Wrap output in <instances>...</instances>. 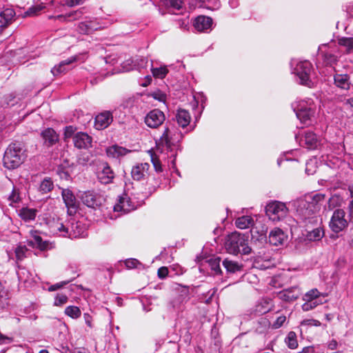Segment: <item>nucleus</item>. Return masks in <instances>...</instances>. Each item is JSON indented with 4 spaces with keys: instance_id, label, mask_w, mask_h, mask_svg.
I'll return each instance as SVG.
<instances>
[{
    "instance_id": "49530a36",
    "label": "nucleus",
    "mask_w": 353,
    "mask_h": 353,
    "mask_svg": "<svg viewBox=\"0 0 353 353\" xmlns=\"http://www.w3.org/2000/svg\"><path fill=\"white\" fill-rule=\"evenodd\" d=\"M157 274L161 279H165L167 276L172 277V271H170V269L169 270L167 266H161L158 270Z\"/></svg>"
},
{
    "instance_id": "a878e982",
    "label": "nucleus",
    "mask_w": 353,
    "mask_h": 353,
    "mask_svg": "<svg viewBox=\"0 0 353 353\" xmlns=\"http://www.w3.org/2000/svg\"><path fill=\"white\" fill-rule=\"evenodd\" d=\"M15 16V12L12 8H6L0 12V28L8 26Z\"/></svg>"
},
{
    "instance_id": "bf43d9fd",
    "label": "nucleus",
    "mask_w": 353,
    "mask_h": 353,
    "mask_svg": "<svg viewBox=\"0 0 353 353\" xmlns=\"http://www.w3.org/2000/svg\"><path fill=\"white\" fill-rule=\"evenodd\" d=\"M170 271H172V277L176 275H181L184 272L183 268L181 266H170Z\"/></svg>"
},
{
    "instance_id": "8fccbe9b",
    "label": "nucleus",
    "mask_w": 353,
    "mask_h": 353,
    "mask_svg": "<svg viewBox=\"0 0 353 353\" xmlns=\"http://www.w3.org/2000/svg\"><path fill=\"white\" fill-rule=\"evenodd\" d=\"M175 22L179 28H180L181 29L185 30L187 29L189 24V19L188 17L179 18L175 19Z\"/></svg>"
},
{
    "instance_id": "393cba45",
    "label": "nucleus",
    "mask_w": 353,
    "mask_h": 353,
    "mask_svg": "<svg viewBox=\"0 0 353 353\" xmlns=\"http://www.w3.org/2000/svg\"><path fill=\"white\" fill-rule=\"evenodd\" d=\"M80 198L83 204L89 208H94L99 205V201L92 191L83 192Z\"/></svg>"
},
{
    "instance_id": "1a4fd4ad",
    "label": "nucleus",
    "mask_w": 353,
    "mask_h": 353,
    "mask_svg": "<svg viewBox=\"0 0 353 353\" xmlns=\"http://www.w3.org/2000/svg\"><path fill=\"white\" fill-rule=\"evenodd\" d=\"M196 263H208V265H220L222 261V265H238L237 263L229 261L228 259H222L220 256L216 254H207L201 253L199 256H197L195 259Z\"/></svg>"
},
{
    "instance_id": "412c9836",
    "label": "nucleus",
    "mask_w": 353,
    "mask_h": 353,
    "mask_svg": "<svg viewBox=\"0 0 353 353\" xmlns=\"http://www.w3.org/2000/svg\"><path fill=\"white\" fill-rule=\"evenodd\" d=\"M334 85L342 90L347 91L353 88L350 76L347 74H336L334 75Z\"/></svg>"
},
{
    "instance_id": "f257e3e1",
    "label": "nucleus",
    "mask_w": 353,
    "mask_h": 353,
    "mask_svg": "<svg viewBox=\"0 0 353 353\" xmlns=\"http://www.w3.org/2000/svg\"><path fill=\"white\" fill-rule=\"evenodd\" d=\"M27 155L23 145L20 142L10 143L5 151L3 164L8 170L19 167L26 159Z\"/></svg>"
},
{
    "instance_id": "2eb2a0df",
    "label": "nucleus",
    "mask_w": 353,
    "mask_h": 353,
    "mask_svg": "<svg viewBox=\"0 0 353 353\" xmlns=\"http://www.w3.org/2000/svg\"><path fill=\"white\" fill-rule=\"evenodd\" d=\"M74 145L79 149H88L92 147V138L85 132H78L73 137Z\"/></svg>"
},
{
    "instance_id": "680f3d73",
    "label": "nucleus",
    "mask_w": 353,
    "mask_h": 353,
    "mask_svg": "<svg viewBox=\"0 0 353 353\" xmlns=\"http://www.w3.org/2000/svg\"><path fill=\"white\" fill-rule=\"evenodd\" d=\"M325 195L324 194L318 193L316 194L312 199V201L311 203H315L316 205L317 203L321 201H323L325 199Z\"/></svg>"
},
{
    "instance_id": "ea45409f",
    "label": "nucleus",
    "mask_w": 353,
    "mask_h": 353,
    "mask_svg": "<svg viewBox=\"0 0 353 353\" xmlns=\"http://www.w3.org/2000/svg\"><path fill=\"white\" fill-rule=\"evenodd\" d=\"M151 67L152 65L151 64ZM152 73L156 78L163 79L168 73V70L165 66L159 68H151Z\"/></svg>"
},
{
    "instance_id": "6ab92c4d",
    "label": "nucleus",
    "mask_w": 353,
    "mask_h": 353,
    "mask_svg": "<svg viewBox=\"0 0 353 353\" xmlns=\"http://www.w3.org/2000/svg\"><path fill=\"white\" fill-rule=\"evenodd\" d=\"M85 228L81 222L73 221L69 225V230L68 232H66V234H68V237L70 239H77L85 236Z\"/></svg>"
},
{
    "instance_id": "79ce46f5",
    "label": "nucleus",
    "mask_w": 353,
    "mask_h": 353,
    "mask_svg": "<svg viewBox=\"0 0 353 353\" xmlns=\"http://www.w3.org/2000/svg\"><path fill=\"white\" fill-rule=\"evenodd\" d=\"M176 290L180 292V301L183 302L188 298L189 296V287L188 286H183L179 285Z\"/></svg>"
},
{
    "instance_id": "423d86ee",
    "label": "nucleus",
    "mask_w": 353,
    "mask_h": 353,
    "mask_svg": "<svg viewBox=\"0 0 353 353\" xmlns=\"http://www.w3.org/2000/svg\"><path fill=\"white\" fill-rule=\"evenodd\" d=\"M312 71V65L308 61L298 62L294 68V73L299 78V83L308 88H312L313 85L311 80Z\"/></svg>"
},
{
    "instance_id": "bb28decb",
    "label": "nucleus",
    "mask_w": 353,
    "mask_h": 353,
    "mask_svg": "<svg viewBox=\"0 0 353 353\" xmlns=\"http://www.w3.org/2000/svg\"><path fill=\"white\" fill-rule=\"evenodd\" d=\"M175 117L179 125L183 128L187 127L191 120V117L189 112L184 109H179Z\"/></svg>"
},
{
    "instance_id": "09e8293b",
    "label": "nucleus",
    "mask_w": 353,
    "mask_h": 353,
    "mask_svg": "<svg viewBox=\"0 0 353 353\" xmlns=\"http://www.w3.org/2000/svg\"><path fill=\"white\" fill-rule=\"evenodd\" d=\"M57 173L62 179L68 180L70 177L68 170H65L63 165L57 168Z\"/></svg>"
},
{
    "instance_id": "864d4df0",
    "label": "nucleus",
    "mask_w": 353,
    "mask_h": 353,
    "mask_svg": "<svg viewBox=\"0 0 353 353\" xmlns=\"http://www.w3.org/2000/svg\"><path fill=\"white\" fill-rule=\"evenodd\" d=\"M56 228L57 231L61 233L63 236L68 237V234H66V232H68L69 225H65L62 223H57Z\"/></svg>"
},
{
    "instance_id": "c85d7f7f",
    "label": "nucleus",
    "mask_w": 353,
    "mask_h": 353,
    "mask_svg": "<svg viewBox=\"0 0 353 353\" xmlns=\"http://www.w3.org/2000/svg\"><path fill=\"white\" fill-rule=\"evenodd\" d=\"M106 152L108 157L112 158H119L120 157L125 156L128 153L130 152V150L121 146L114 145L108 148L106 150Z\"/></svg>"
},
{
    "instance_id": "5fc2aeb1",
    "label": "nucleus",
    "mask_w": 353,
    "mask_h": 353,
    "mask_svg": "<svg viewBox=\"0 0 353 353\" xmlns=\"http://www.w3.org/2000/svg\"><path fill=\"white\" fill-rule=\"evenodd\" d=\"M151 161L157 172H161L163 171L161 163L160 160L153 156L151 157Z\"/></svg>"
},
{
    "instance_id": "a211bd4d",
    "label": "nucleus",
    "mask_w": 353,
    "mask_h": 353,
    "mask_svg": "<svg viewBox=\"0 0 353 353\" xmlns=\"http://www.w3.org/2000/svg\"><path fill=\"white\" fill-rule=\"evenodd\" d=\"M41 137L43 141V145L46 147H51L59 141V134L51 128L43 130L41 132Z\"/></svg>"
},
{
    "instance_id": "4468645a",
    "label": "nucleus",
    "mask_w": 353,
    "mask_h": 353,
    "mask_svg": "<svg viewBox=\"0 0 353 353\" xmlns=\"http://www.w3.org/2000/svg\"><path fill=\"white\" fill-rule=\"evenodd\" d=\"M112 121L113 117L111 112L104 111L96 116L94 127L99 130H103L108 128Z\"/></svg>"
},
{
    "instance_id": "4d7b16f0",
    "label": "nucleus",
    "mask_w": 353,
    "mask_h": 353,
    "mask_svg": "<svg viewBox=\"0 0 353 353\" xmlns=\"http://www.w3.org/2000/svg\"><path fill=\"white\" fill-rule=\"evenodd\" d=\"M319 294V291L316 289H314L306 293L305 297L306 299L316 300V299L318 298Z\"/></svg>"
},
{
    "instance_id": "052dcab7",
    "label": "nucleus",
    "mask_w": 353,
    "mask_h": 353,
    "mask_svg": "<svg viewBox=\"0 0 353 353\" xmlns=\"http://www.w3.org/2000/svg\"><path fill=\"white\" fill-rule=\"evenodd\" d=\"M13 341V338L2 334L0 332V345L10 344Z\"/></svg>"
},
{
    "instance_id": "7c9ffc66",
    "label": "nucleus",
    "mask_w": 353,
    "mask_h": 353,
    "mask_svg": "<svg viewBox=\"0 0 353 353\" xmlns=\"http://www.w3.org/2000/svg\"><path fill=\"white\" fill-rule=\"evenodd\" d=\"M75 61H76L75 57H71L70 59L64 60V61L60 62L58 65H55L53 68H52L51 72L54 76L59 75L63 72H65L67 70L65 66L71 64L72 63L74 62Z\"/></svg>"
},
{
    "instance_id": "c756f323",
    "label": "nucleus",
    "mask_w": 353,
    "mask_h": 353,
    "mask_svg": "<svg viewBox=\"0 0 353 353\" xmlns=\"http://www.w3.org/2000/svg\"><path fill=\"white\" fill-rule=\"evenodd\" d=\"M37 210L34 208H22L19 210L18 215L20 218L26 221L29 222L34 221L37 216Z\"/></svg>"
},
{
    "instance_id": "6e6d98bb",
    "label": "nucleus",
    "mask_w": 353,
    "mask_h": 353,
    "mask_svg": "<svg viewBox=\"0 0 353 353\" xmlns=\"http://www.w3.org/2000/svg\"><path fill=\"white\" fill-rule=\"evenodd\" d=\"M301 325H310V326H320L321 322L315 319H305L301 322Z\"/></svg>"
},
{
    "instance_id": "20e7f679",
    "label": "nucleus",
    "mask_w": 353,
    "mask_h": 353,
    "mask_svg": "<svg viewBox=\"0 0 353 353\" xmlns=\"http://www.w3.org/2000/svg\"><path fill=\"white\" fill-rule=\"evenodd\" d=\"M183 139V134L180 132H176L173 134L168 127L165 128V130L160 138L161 143L166 148L168 151L172 152L171 157L174 159L172 163H174V159L176 157V151L181 150L180 142Z\"/></svg>"
},
{
    "instance_id": "72a5a7b5",
    "label": "nucleus",
    "mask_w": 353,
    "mask_h": 353,
    "mask_svg": "<svg viewBox=\"0 0 353 353\" xmlns=\"http://www.w3.org/2000/svg\"><path fill=\"white\" fill-rule=\"evenodd\" d=\"M54 188V183L51 178L46 177L41 182V184L39 188V191L44 194H47L52 190Z\"/></svg>"
},
{
    "instance_id": "774afa93",
    "label": "nucleus",
    "mask_w": 353,
    "mask_h": 353,
    "mask_svg": "<svg viewBox=\"0 0 353 353\" xmlns=\"http://www.w3.org/2000/svg\"><path fill=\"white\" fill-rule=\"evenodd\" d=\"M74 132V129L72 126H66L65 129V135L66 137H71Z\"/></svg>"
},
{
    "instance_id": "e433bc0d",
    "label": "nucleus",
    "mask_w": 353,
    "mask_h": 353,
    "mask_svg": "<svg viewBox=\"0 0 353 353\" xmlns=\"http://www.w3.org/2000/svg\"><path fill=\"white\" fill-rule=\"evenodd\" d=\"M285 341L290 349L294 350L297 347L298 342L296 339V334L294 332L291 331L286 336Z\"/></svg>"
},
{
    "instance_id": "e2e57ef3",
    "label": "nucleus",
    "mask_w": 353,
    "mask_h": 353,
    "mask_svg": "<svg viewBox=\"0 0 353 353\" xmlns=\"http://www.w3.org/2000/svg\"><path fill=\"white\" fill-rule=\"evenodd\" d=\"M226 268V270L229 273H235L237 272H241L242 270L243 266H224Z\"/></svg>"
},
{
    "instance_id": "de8ad7c7",
    "label": "nucleus",
    "mask_w": 353,
    "mask_h": 353,
    "mask_svg": "<svg viewBox=\"0 0 353 353\" xmlns=\"http://www.w3.org/2000/svg\"><path fill=\"white\" fill-rule=\"evenodd\" d=\"M281 275L274 276L270 281V285L275 288H282L285 285V283L281 281Z\"/></svg>"
},
{
    "instance_id": "0eeeda50",
    "label": "nucleus",
    "mask_w": 353,
    "mask_h": 353,
    "mask_svg": "<svg viewBox=\"0 0 353 353\" xmlns=\"http://www.w3.org/2000/svg\"><path fill=\"white\" fill-rule=\"evenodd\" d=\"M288 209L284 203L274 201L269 203L265 207V213L273 221H280L288 214Z\"/></svg>"
},
{
    "instance_id": "f8f14e48",
    "label": "nucleus",
    "mask_w": 353,
    "mask_h": 353,
    "mask_svg": "<svg viewBox=\"0 0 353 353\" xmlns=\"http://www.w3.org/2000/svg\"><path fill=\"white\" fill-rule=\"evenodd\" d=\"M273 307L272 299L269 297H263L257 301L253 308L252 313L255 316H261L271 311Z\"/></svg>"
},
{
    "instance_id": "2f4dec72",
    "label": "nucleus",
    "mask_w": 353,
    "mask_h": 353,
    "mask_svg": "<svg viewBox=\"0 0 353 353\" xmlns=\"http://www.w3.org/2000/svg\"><path fill=\"white\" fill-rule=\"evenodd\" d=\"M343 203V198L338 194H334L329 198L327 205L325 208L329 210H332L335 208L341 207Z\"/></svg>"
},
{
    "instance_id": "4be33fe9",
    "label": "nucleus",
    "mask_w": 353,
    "mask_h": 353,
    "mask_svg": "<svg viewBox=\"0 0 353 353\" xmlns=\"http://www.w3.org/2000/svg\"><path fill=\"white\" fill-rule=\"evenodd\" d=\"M62 197L68 211L70 213L72 212H75L77 209V199L72 192L69 189L63 190Z\"/></svg>"
},
{
    "instance_id": "9d476101",
    "label": "nucleus",
    "mask_w": 353,
    "mask_h": 353,
    "mask_svg": "<svg viewBox=\"0 0 353 353\" xmlns=\"http://www.w3.org/2000/svg\"><path fill=\"white\" fill-rule=\"evenodd\" d=\"M165 119V114L161 110L154 109L145 115L144 122L150 128H157L163 123Z\"/></svg>"
},
{
    "instance_id": "a19ab883",
    "label": "nucleus",
    "mask_w": 353,
    "mask_h": 353,
    "mask_svg": "<svg viewBox=\"0 0 353 353\" xmlns=\"http://www.w3.org/2000/svg\"><path fill=\"white\" fill-rule=\"evenodd\" d=\"M78 276H79V274H77V276H73L70 279H68L66 281H61L60 283H55L54 285H50L48 288V291L49 292H53V291H56V290H57L59 289H61L63 286H65L67 284H68L69 283L72 282Z\"/></svg>"
},
{
    "instance_id": "f704fd0d",
    "label": "nucleus",
    "mask_w": 353,
    "mask_h": 353,
    "mask_svg": "<svg viewBox=\"0 0 353 353\" xmlns=\"http://www.w3.org/2000/svg\"><path fill=\"white\" fill-rule=\"evenodd\" d=\"M324 236V231L321 228H316L311 231H308L307 234V238L310 241H319Z\"/></svg>"
},
{
    "instance_id": "9b49d317",
    "label": "nucleus",
    "mask_w": 353,
    "mask_h": 353,
    "mask_svg": "<svg viewBox=\"0 0 353 353\" xmlns=\"http://www.w3.org/2000/svg\"><path fill=\"white\" fill-rule=\"evenodd\" d=\"M29 246L36 248L41 251L47 250L52 248V243L48 241H43L37 230H30V239L27 241Z\"/></svg>"
},
{
    "instance_id": "c9c22d12",
    "label": "nucleus",
    "mask_w": 353,
    "mask_h": 353,
    "mask_svg": "<svg viewBox=\"0 0 353 353\" xmlns=\"http://www.w3.org/2000/svg\"><path fill=\"white\" fill-rule=\"evenodd\" d=\"M338 43L341 46L345 47L346 48L347 53H350L353 50V37H343L339 38Z\"/></svg>"
},
{
    "instance_id": "ddd939ff",
    "label": "nucleus",
    "mask_w": 353,
    "mask_h": 353,
    "mask_svg": "<svg viewBox=\"0 0 353 353\" xmlns=\"http://www.w3.org/2000/svg\"><path fill=\"white\" fill-rule=\"evenodd\" d=\"M268 239L272 245H283L288 241V235L281 229L275 228L270 232Z\"/></svg>"
},
{
    "instance_id": "7ed1b4c3",
    "label": "nucleus",
    "mask_w": 353,
    "mask_h": 353,
    "mask_svg": "<svg viewBox=\"0 0 353 353\" xmlns=\"http://www.w3.org/2000/svg\"><path fill=\"white\" fill-rule=\"evenodd\" d=\"M319 210V206L314 203H310L305 201L299 202L296 209V213L301 221L308 227L309 224H316L319 218L316 216Z\"/></svg>"
},
{
    "instance_id": "b1692460",
    "label": "nucleus",
    "mask_w": 353,
    "mask_h": 353,
    "mask_svg": "<svg viewBox=\"0 0 353 353\" xmlns=\"http://www.w3.org/2000/svg\"><path fill=\"white\" fill-rule=\"evenodd\" d=\"M300 293L297 287H292L279 292V298L286 302H291L299 297Z\"/></svg>"
},
{
    "instance_id": "13d9d810",
    "label": "nucleus",
    "mask_w": 353,
    "mask_h": 353,
    "mask_svg": "<svg viewBox=\"0 0 353 353\" xmlns=\"http://www.w3.org/2000/svg\"><path fill=\"white\" fill-rule=\"evenodd\" d=\"M139 68H145L148 66V59L147 57H141L136 60Z\"/></svg>"
},
{
    "instance_id": "0e129e2a",
    "label": "nucleus",
    "mask_w": 353,
    "mask_h": 353,
    "mask_svg": "<svg viewBox=\"0 0 353 353\" xmlns=\"http://www.w3.org/2000/svg\"><path fill=\"white\" fill-rule=\"evenodd\" d=\"M84 0H66V4L70 7L82 4Z\"/></svg>"
},
{
    "instance_id": "473e14b6",
    "label": "nucleus",
    "mask_w": 353,
    "mask_h": 353,
    "mask_svg": "<svg viewBox=\"0 0 353 353\" xmlns=\"http://www.w3.org/2000/svg\"><path fill=\"white\" fill-rule=\"evenodd\" d=\"M254 223L253 219L250 216H242L235 221L236 226L239 229H246L252 226Z\"/></svg>"
},
{
    "instance_id": "69168bd1",
    "label": "nucleus",
    "mask_w": 353,
    "mask_h": 353,
    "mask_svg": "<svg viewBox=\"0 0 353 353\" xmlns=\"http://www.w3.org/2000/svg\"><path fill=\"white\" fill-rule=\"evenodd\" d=\"M79 30L81 32L84 33H88L90 28L87 24V22H81L79 25Z\"/></svg>"
},
{
    "instance_id": "f3484780",
    "label": "nucleus",
    "mask_w": 353,
    "mask_h": 353,
    "mask_svg": "<svg viewBox=\"0 0 353 353\" xmlns=\"http://www.w3.org/2000/svg\"><path fill=\"white\" fill-rule=\"evenodd\" d=\"M150 167V164L148 163H141L134 165L131 170L132 178L135 181L144 179L148 174Z\"/></svg>"
},
{
    "instance_id": "338daca9",
    "label": "nucleus",
    "mask_w": 353,
    "mask_h": 353,
    "mask_svg": "<svg viewBox=\"0 0 353 353\" xmlns=\"http://www.w3.org/2000/svg\"><path fill=\"white\" fill-rule=\"evenodd\" d=\"M123 262L124 265H141V263L136 259H127Z\"/></svg>"
},
{
    "instance_id": "a18cd8bd",
    "label": "nucleus",
    "mask_w": 353,
    "mask_h": 353,
    "mask_svg": "<svg viewBox=\"0 0 353 353\" xmlns=\"http://www.w3.org/2000/svg\"><path fill=\"white\" fill-rule=\"evenodd\" d=\"M68 298L65 294H57L54 299V305L61 306L68 302Z\"/></svg>"
},
{
    "instance_id": "37998d69",
    "label": "nucleus",
    "mask_w": 353,
    "mask_h": 353,
    "mask_svg": "<svg viewBox=\"0 0 353 353\" xmlns=\"http://www.w3.org/2000/svg\"><path fill=\"white\" fill-rule=\"evenodd\" d=\"M43 8H45V6L42 4L32 6L28 8L26 12V14L28 16H35L37 15Z\"/></svg>"
},
{
    "instance_id": "4c0bfd02",
    "label": "nucleus",
    "mask_w": 353,
    "mask_h": 353,
    "mask_svg": "<svg viewBox=\"0 0 353 353\" xmlns=\"http://www.w3.org/2000/svg\"><path fill=\"white\" fill-rule=\"evenodd\" d=\"M64 312L67 316L72 319H77L81 314V312L79 307L74 305H70L66 307Z\"/></svg>"
},
{
    "instance_id": "39448f33",
    "label": "nucleus",
    "mask_w": 353,
    "mask_h": 353,
    "mask_svg": "<svg viewBox=\"0 0 353 353\" xmlns=\"http://www.w3.org/2000/svg\"><path fill=\"white\" fill-rule=\"evenodd\" d=\"M292 106L297 119L303 125L301 128L312 124L314 120L315 108L312 102L308 103L307 102L301 101L296 105L293 104Z\"/></svg>"
},
{
    "instance_id": "cd10ccee",
    "label": "nucleus",
    "mask_w": 353,
    "mask_h": 353,
    "mask_svg": "<svg viewBox=\"0 0 353 353\" xmlns=\"http://www.w3.org/2000/svg\"><path fill=\"white\" fill-rule=\"evenodd\" d=\"M130 199L126 195L124 194L119 197V202L114 206V210L117 212L123 211L128 212L131 209Z\"/></svg>"
},
{
    "instance_id": "3c124183",
    "label": "nucleus",
    "mask_w": 353,
    "mask_h": 353,
    "mask_svg": "<svg viewBox=\"0 0 353 353\" xmlns=\"http://www.w3.org/2000/svg\"><path fill=\"white\" fill-rule=\"evenodd\" d=\"M286 321V316H284V315H281L279 316H278L276 319V321L273 323L272 327V328L274 329H278L279 327H281L283 323L285 322Z\"/></svg>"
},
{
    "instance_id": "aec40b11",
    "label": "nucleus",
    "mask_w": 353,
    "mask_h": 353,
    "mask_svg": "<svg viewBox=\"0 0 353 353\" xmlns=\"http://www.w3.org/2000/svg\"><path fill=\"white\" fill-rule=\"evenodd\" d=\"M299 143L301 146L305 147L307 149H315L318 145V139L314 132L307 131L305 132L304 136L300 139Z\"/></svg>"
},
{
    "instance_id": "5701e85b",
    "label": "nucleus",
    "mask_w": 353,
    "mask_h": 353,
    "mask_svg": "<svg viewBox=\"0 0 353 353\" xmlns=\"http://www.w3.org/2000/svg\"><path fill=\"white\" fill-rule=\"evenodd\" d=\"M194 28L199 32H204L211 28L212 18L203 15L198 16L194 21Z\"/></svg>"
},
{
    "instance_id": "6e6552de",
    "label": "nucleus",
    "mask_w": 353,
    "mask_h": 353,
    "mask_svg": "<svg viewBox=\"0 0 353 353\" xmlns=\"http://www.w3.org/2000/svg\"><path fill=\"white\" fill-rule=\"evenodd\" d=\"M345 212L342 209H336L334 211L329 223L331 230L335 233L343 231L347 227L349 221L345 218Z\"/></svg>"
},
{
    "instance_id": "dca6fc26",
    "label": "nucleus",
    "mask_w": 353,
    "mask_h": 353,
    "mask_svg": "<svg viewBox=\"0 0 353 353\" xmlns=\"http://www.w3.org/2000/svg\"><path fill=\"white\" fill-rule=\"evenodd\" d=\"M102 166L101 170L97 173L98 180L102 184L111 183L114 178V172L108 163H103Z\"/></svg>"
},
{
    "instance_id": "58836bf2",
    "label": "nucleus",
    "mask_w": 353,
    "mask_h": 353,
    "mask_svg": "<svg viewBox=\"0 0 353 353\" xmlns=\"http://www.w3.org/2000/svg\"><path fill=\"white\" fill-rule=\"evenodd\" d=\"M8 199L10 202L9 205L10 206H14V203H17L20 202L21 199L20 196L19 190L14 187Z\"/></svg>"
},
{
    "instance_id": "603ef678",
    "label": "nucleus",
    "mask_w": 353,
    "mask_h": 353,
    "mask_svg": "<svg viewBox=\"0 0 353 353\" xmlns=\"http://www.w3.org/2000/svg\"><path fill=\"white\" fill-rule=\"evenodd\" d=\"M306 300H307V302L305 303L302 306L303 310L304 311H308L310 310H312V309L314 308L318 305L316 300H310V299H306Z\"/></svg>"
},
{
    "instance_id": "c03bdc74",
    "label": "nucleus",
    "mask_w": 353,
    "mask_h": 353,
    "mask_svg": "<svg viewBox=\"0 0 353 353\" xmlns=\"http://www.w3.org/2000/svg\"><path fill=\"white\" fill-rule=\"evenodd\" d=\"M166 6L179 10L182 8L183 2L182 0H165Z\"/></svg>"
},
{
    "instance_id": "f03ea898",
    "label": "nucleus",
    "mask_w": 353,
    "mask_h": 353,
    "mask_svg": "<svg viewBox=\"0 0 353 353\" xmlns=\"http://www.w3.org/2000/svg\"><path fill=\"white\" fill-rule=\"evenodd\" d=\"M248 239L249 236L248 234L238 232H232L225 238V248L230 254H248L252 251V249L248 246Z\"/></svg>"
}]
</instances>
